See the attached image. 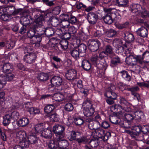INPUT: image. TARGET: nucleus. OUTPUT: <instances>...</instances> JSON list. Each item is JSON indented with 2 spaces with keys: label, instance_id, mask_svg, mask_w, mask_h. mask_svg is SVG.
I'll list each match as a JSON object with an SVG mask.
<instances>
[{
  "label": "nucleus",
  "instance_id": "obj_41",
  "mask_svg": "<svg viewBox=\"0 0 149 149\" xmlns=\"http://www.w3.org/2000/svg\"><path fill=\"white\" fill-rule=\"evenodd\" d=\"M87 37L85 34L82 31H80L77 33L74 38L79 39L82 40H85L87 39Z\"/></svg>",
  "mask_w": 149,
  "mask_h": 149
},
{
  "label": "nucleus",
  "instance_id": "obj_25",
  "mask_svg": "<svg viewBox=\"0 0 149 149\" xmlns=\"http://www.w3.org/2000/svg\"><path fill=\"white\" fill-rule=\"evenodd\" d=\"M113 43L115 47L118 49V50H119L120 49L123 50V44L121 39H115L113 40Z\"/></svg>",
  "mask_w": 149,
  "mask_h": 149
},
{
  "label": "nucleus",
  "instance_id": "obj_6",
  "mask_svg": "<svg viewBox=\"0 0 149 149\" xmlns=\"http://www.w3.org/2000/svg\"><path fill=\"white\" fill-rule=\"evenodd\" d=\"M141 131V126H136L134 128L133 131L130 133V135L131 138L136 140L142 141L143 139V135L140 136Z\"/></svg>",
  "mask_w": 149,
  "mask_h": 149
},
{
  "label": "nucleus",
  "instance_id": "obj_36",
  "mask_svg": "<svg viewBox=\"0 0 149 149\" xmlns=\"http://www.w3.org/2000/svg\"><path fill=\"white\" fill-rule=\"evenodd\" d=\"M37 78L38 80L40 81H44L48 79V75L47 73H42L38 74Z\"/></svg>",
  "mask_w": 149,
  "mask_h": 149
},
{
  "label": "nucleus",
  "instance_id": "obj_51",
  "mask_svg": "<svg viewBox=\"0 0 149 149\" xmlns=\"http://www.w3.org/2000/svg\"><path fill=\"white\" fill-rule=\"evenodd\" d=\"M89 144L93 148H95L99 145L97 141L96 140H91L89 142Z\"/></svg>",
  "mask_w": 149,
  "mask_h": 149
},
{
  "label": "nucleus",
  "instance_id": "obj_3",
  "mask_svg": "<svg viewBox=\"0 0 149 149\" xmlns=\"http://www.w3.org/2000/svg\"><path fill=\"white\" fill-rule=\"evenodd\" d=\"M65 129V127L62 125L57 124L53 126V131L56 136L57 140H60L64 137Z\"/></svg>",
  "mask_w": 149,
  "mask_h": 149
},
{
  "label": "nucleus",
  "instance_id": "obj_8",
  "mask_svg": "<svg viewBox=\"0 0 149 149\" xmlns=\"http://www.w3.org/2000/svg\"><path fill=\"white\" fill-rule=\"evenodd\" d=\"M77 71L74 69H70L67 71L65 77L69 80H74L77 78Z\"/></svg>",
  "mask_w": 149,
  "mask_h": 149
},
{
  "label": "nucleus",
  "instance_id": "obj_15",
  "mask_svg": "<svg viewBox=\"0 0 149 149\" xmlns=\"http://www.w3.org/2000/svg\"><path fill=\"white\" fill-rule=\"evenodd\" d=\"M131 8L132 12L133 13L138 12L140 14V13L143 12V7L141 6L138 3H133L131 6Z\"/></svg>",
  "mask_w": 149,
  "mask_h": 149
},
{
  "label": "nucleus",
  "instance_id": "obj_19",
  "mask_svg": "<svg viewBox=\"0 0 149 149\" xmlns=\"http://www.w3.org/2000/svg\"><path fill=\"white\" fill-rule=\"evenodd\" d=\"M30 18V16L25 13L24 14V16L21 17L20 21L21 24L26 25L30 23L29 19Z\"/></svg>",
  "mask_w": 149,
  "mask_h": 149
},
{
  "label": "nucleus",
  "instance_id": "obj_39",
  "mask_svg": "<svg viewBox=\"0 0 149 149\" xmlns=\"http://www.w3.org/2000/svg\"><path fill=\"white\" fill-rule=\"evenodd\" d=\"M98 125H100V123L98 122L91 121L88 125V127L90 130H95L98 127L97 126Z\"/></svg>",
  "mask_w": 149,
  "mask_h": 149
},
{
  "label": "nucleus",
  "instance_id": "obj_62",
  "mask_svg": "<svg viewBox=\"0 0 149 149\" xmlns=\"http://www.w3.org/2000/svg\"><path fill=\"white\" fill-rule=\"evenodd\" d=\"M75 140L79 145L87 141V140L84 137H81L77 138Z\"/></svg>",
  "mask_w": 149,
  "mask_h": 149
},
{
  "label": "nucleus",
  "instance_id": "obj_22",
  "mask_svg": "<svg viewBox=\"0 0 149 149\" xmlns=\"http://www.w3.org/2000/svg\"><path fill=\"white\" fill-rule=\"evenodd\" d=\"M29 104V103L28 102L24 105H25V107L28 109L29 112L31 114H36L39 113H40V109L37 108L30 107H28L27 105Z\"/></svg>",
  "mask_w": 149,
  "mask_h": 149
},
{
  "label": "nucleus",
  "instance_id": "obj_63",
  "mask_svg": "<svg viewBox=\"0 0 149 149\" xmlns=\"http://www.w3.org/2000/svg\"><path fill=\"white\" fill-rule=\"evenodd\" d=\"M105 52L108 55L112 54L113 52V48L111 46L109 45H107L106 47Z\"/></svg>",
  "mask_w": 149,
  "mask_h": 149
},
{
  "label": "nucleus",
  "instance_id": "obj_10",
  "mask_svg": "<svg viewBox=\"0 0 149 149\" xmlns=\"http://www.w3.org/2000/svg\"><path fill=\"white\" fill-rule=\"evenodd\" d=\"M77 29L73 26H70L68 28V32L66 33L65 34V36H68L67 38H70L73 36L74 38L76 35H77Z\"/></svg>",
  "mask_w": 149,
  "mask_h": 149
},
{
  "label": "nucleus",
  "instance_id": "obj_37",
  "mask_svg": "<svg viewBox=\"0 0 149 149\" xmlns=\"http://www.w3.org/2000/svg\"><path fill=\"white\" fill-rule=\"evenodd\" d=\"M41 37L39 36H34L30 39V42L33 44L38 43L41 42Z\"/></svg>",
  "mask_w": 149,
  "mask_h": 149
},
{
  "label": "nucleus",
  "instance_id": "obj_32",
  "mask_svg": "<svg viewBox=\"0 0 149 149\" xmlns=\"http://www.w3.org/2000/svg\"><path fill=\"white\" fill-rule=\"evenodd\" d=\"M111 57V65L116 66L120 63V58L118 56L114 55Z\"/></svg>",
  "mask_w": 149,
  "mask_h": 149
},
{
  "label": "nucleus",
  "instance_id": "obj_16",
  "mask_svg": "<svg viewBox=\"0 0 149 149\" xmlns=\"http://www.w3.org/2000/svg\"><path fill=\"white\" fill-rule=\"evenodd\" d=\"M62 81V78L58 76L53 77L51 80V82L52 84L55 86H59L61 85Z\"/></svg>",
  "mask_w": 149,
  "mask_h": 149
},
{
  "label": "nucleus",
  "instance_id": "obj_45",
  "mask_svg": "<svg viewBox=\"0 0 149 149\" xmlns=\"http://www.w3.org/2000/svg\"><path fill=\"white\" fill-rule=\"evenodd\" d=\"M70 54L74 58L77 59L79 58V52L76 49H73L70 51Z\"/></svg>",
  "mask_w": 149,
  "mask_h": 149
},
{
  "label": "nucleus",
  "instance_id": "obj_38",
  "mask_svg": "<svg viewBox=\"0 0 149 149\" xmlns=\"http://www.w3.org/2000/svg\"><path fill=\"white\" fill-rule=\"evenodd\" d=\"M55 108L54 104L47 105L44 108L45 112L47 114H49L53 111Z\"/></svg>",
  "mask_w": 149,
  "mask_h": 149
},
{
  "label": "nucleus",
  "instance_id": "obj_26",
  "mask_svg": "<svg viewBox=\"0 0 149 149\" xmlns=\"http://www.w3.org/2000/svg\"><path fill=\"white\" fill-rule=\"evenodd\" d=\"M27 138L31 144L36 143H37L38 139L36 135L32 134L29 135Z\"/></svg>",
  "mask_w": 149,
  "mask_h": 149
},
{
  "label": "nucleus",
  "instance_id": "obj_14",
  "mask_svg": "<svg viewBox=\"0 0 149 149\" xmlns=\"http://www.w3.org/2000/svg\"><path fill=\"white\" fill-rule=\"evenodd\" d=\"M128 0H113L112 3H111L110 5H117L119 6L125 7L127 4Z\"/></svg>",
  "mask_w": 149,
  "mask_h": 149
},
{
  "label": "nucleus",
  "instance_id": "obj_18",
  "mask_svg": "<svg viewBox=\"0 0 149 149\" xmlns=\"http://www.w3.org/2000/svg\"><path fill=\"white\" fill-rule=\"evenodd\" d=\"M13 70V66L11 64L6 63L4 64L2 68V70L3 72L6 73H10Z\"/></svg>",
  "mask_w": 149,
  "mask_h": 149
},
{
  "label": "nucleus",
  "instance_id": "obj_28",
  "mask_svg": "<svg viewBox=\"0 0 149 149\" xmlns=\"http://www.w3.org/2000/svg\"><path fill=\"white\" fill-rule=\"evenodd\" d=\"M57 140L58 141V148L59 147L62 148H66V147L68 146V142L64 140Z\"/></svg>",
  "mask_w": 149,
  "mask_h": 149
},
{
  "label": "nucleus",
  "instance_id": "obj_54",
  "mask_svg": "<svg viewBox=\"0 0 149 149\" xmlns=\"http://www.w3.org/2000/svg\"><path fill=\"white\" fill-rule=\"evenodd\" d=\"M70 135L68 137V139L70 141L76 140V132L74 131H71L70 132Z\"/></svg>",
  "mask_w": 149,
  "mask_h": 149
},
{
  "label": "nucleus",
  "instance_id": "obj_29",
  "mask_svg": "<svg viewBox=\"0 0 149 149\" xmlns=\"http://www.w3.org/2000/svg\"><path fill=\"white\" fill-rule=\"evenodd\" d=\"M16 136L20 141L25 139L26 137V134L24 131H20L16 133Z\"/></svg>",
  "mask_w": 149,
  "mask_h": 149
},
{
  "label": "nucleus",
  "instance_id": "obj_7",
  "mask_svg": "<svg viewBox=\"0 0 149 149\" xmlns=\"http://www.w3.org/2000/svg\"><path fill=\"white\" fill-rule=\"evenodd\" d=\"M88 42V48L91 51L93 52L97 51L100 45V43L98 40H90Z\"/></svg>",
  "mask_w": 149,
  "mask_h": 149
},
{
  "label": "nucleus",
  "instance_id": "obj_42",
  "mask_svg": "<svg viewBox=\"0 0 149 149\" xmlns=\"http://www.w3.org/2000/svg\"><path fill=\"white\" fill-rule=\"evenodd\" d=\"M120 104H119L122 107V108L123 109L124 108L126 109V107H124V106H127L129 104V103L127 101L126 99L123 97H120ZM119 105V104H118Z\"/></svg>",
  "mask_w": 149,
  "mask_h": 149
},
{
  "label": "nucleus",
  "instance_id": "obj_59",
  "mask_svg": "<svg viewBox=\"0 0 149 149\" xmlns=\"http://www.w3.org/2000/svg\"><path fill=\"white\" fill-rule=\"evenodd\" d=\"M61 11V8L58 6L54 8L52 11V13L54 15H56L59 14Z\"/></svg>",
  "mask_w": 149,
  "mask_h": 149
},
{
  "label": "nucleus",
  "instance_id": "obj_27",
  "mask_svg": "<svg viewBox=\"0 0 149 149\" xmlns=\"http://www.w3.org/2000/svg\"><path fill=\"white\" fill-rule=\"evenodd\" d=\"M29 120L26 118H24L17 121L16 124L19 127H24L26 126L29 123Z\"/></svg>",
  "mask_w": 149,
  "mask_h": 149
},
{
  "label": "nucleus",
  "instance_id": "obj_56",
  "mask_svg": "<svg viewBox=\"0 0 149 149\" xmlns=\"http://www.w3.org/2000/svg\"><path fill=\"white\" fill-rule=\"evenodd\" d=\"M109 120L111 123L117 124L118 122L120 121V118H118L116 116H112L109 118Z\"/></svg>",
  "mask_w": 149,
  "mask_h": 149
},
{
  "label": "nucleus",
  "instance_id": "obj_2",
  "mask_svg": "<svg viewBox=\"0 0 149 149\" xmlns=\"http://www.w3.org/2000/svg\"><path fill=\"white\" fill-rule=\"evenodd\" d=\"M103 18L106 24H111L113 23V19L117 22H119L121 17L116 11L109 8L107 10L105 15Z\"/></svg>",
  "mask_w": 149,
  "mask_h": 149
},
{
  "label": "nucleus",
  "instance_id": "obj_47",
  "mask_svg": "<svg viewBox=\"0 0 149 149\" xmlns=\"http://www.w3.org/2000/svg\"><path fill=\"white\" fill-rule=\"evenodd\" d=\"M60 23V21L58 18L56 17H53L51 21V24L54 27L57 26Z\"/></svg>",
  "mask_w": 149,
  "mask_h": 149
},
{
  "label": "nucleus",
  "instance_id": "obj_9",
  "mask_svg": "<svg viewBox=\"0 0 149 149\" xmlns=\"http://www.w3.org/2000/svg\"><path fill=\"white\" fill-rule=\"evenodd\" d=\"M34 21L36 23L35 26L37 27L42 26L44 20L43 15L37 14L34 16Z\"/></svg>",
  "mask_w": 149,
  "mask_h": 149
},
{
  "label": "nucleus",
  "instance_id": "obj_44",
  "mask_svg": "<svg viewBox=\"0 0 149 149\" xmlns=\"http://www.w3.org/2000/svg\"><path fill=\"white\" fill-rule=\"evenodd\" d=\"M74 122L76 125H80L83 124L84 120L82 117H79L74 118Z\"/></svg>",
  "mask_w": 149,
  "mask_h": 149
},
{
  "label": "nucleus",
  "instance_id": "obj_35",
  "mask_svg": "<svg viewBox=\"0 0 149 149\" xmlns=\"http://www.w3.org/2000/svg\"><path fill=\"white\" fill-rule=\"evenodd\" d=\"M65 39H63L61 40L60 42V45L61 48L63 49H67L68 47V42L67 40V39H69L70 38H67V37L65 38Z\"/></svg>",
  "mask_w": 149,
  "mask_h": 149
},
{
  "label": "nucleus",
  "instance_id": "obj_48",
  "mask_svg": "<svg viewBox=\"0 0 149 149\" xmlns=\"http://www.w3.org/2000/svg\"><path fill=\"white\" fill-rule=\"evenodd\" d=\"M48 147L50 149H56L58 148L57 143L53 140H51L49 142Z\"/></svg>",
  "mask_w": 149,
  "mask_h": 149
},
{
  "label": "nucleus",
  "instance_id": "obj_64",
  "mask_svg": "<svg viewBox=\"0 0 149 149\" xmlns=\"http://www.w3.org/2000/svg\"><path fill=\"white\" fill-rule=\"evenodd\" d=\"M43 128V126L41 124H37L35 127V131L37 133L41 131Z\"/></svg>",
  "mask_w": 149,
  "mask_h": 149
},
{
  "label": "nucleus",
  "instance_id": "obj_33",
  "mask_svg": "<svg viewBox=\"0 0 149 149\" xmlns=\"http://www.w3.org/2000/svg\"><path fill=\"white\" fill-rule=\"evenodd\" d=\"M104 95L107 97L111 98L113 99L116 100L117 97V94L115 92L111 91H107L104 93Z\"/></svg>",
  "mask_w": 149,
  "mask_h": 149
},
{
  "label": "nucleus",
  "instance_id": "obj_46",
  "mask_svg": "<svg viewBox=\"0 0 149 149\" xmlns=\"http://www.w3.org/2000/svg\"><path fill=\"white\" fill-rule=\"evenodd\" d=\"M70 26V22L67 20H64L61 22V27L63 29H66L68 28Z\"/></svg>",
  "mask_w": 149,
  "mask_h": 149
},
{
  "label": "nucleus",
  "instance_id": "obj_31",
  "mask_svg": "<svg viewBox=\"0 0 149 149\" xmlns=\"http://www.w3.org/2000/svg\"><path fill=\"white\" fill-rule=\"evenodd\" d=\"M81 67L84 70L88 71L90 69L91 65L88 60H84L82 61Z\"/></svg>",
  "mask_w": 149,
  "mask_h": 149
},
{
  "label": "nucleus",
  "instance_id": "obj_17",
  "mask_svg": "<svg viewBox=\"0 0 149 149\" xmlns=\"http://www.w3.org/2000/svg\"><path fill=\"white\" fill-rule=\"evenodd\" d=\"M136 33L138 35L143 38L146 37L148 33V29L144 27L139 28L136 31Z\"/></svg>",
  "mask_w": 149,
  "mask_h": 149
},
{
  "label": "nucleus",
  "instance_id": "obj_4",
  "mask_svg": "<svg viewBox=\"0 0 149 149\" xmlns=\"http://www.w3.org/2000/svg\"><path fill=\"white\" fill-rule=\"evenodd\" d=\"M127 60L130 61L129 64L130 65L136 64L141 66H144L145 65V64L142 56L139 55L134 56L132 55Z\"/></svg>",
  "mask_w": 149,
  "mask_h": 149
},
{
  "label": "nucleus",
  "instance_id": "obj_60",
  "mask_svg": "<svg viewBox=\"0 0 149 149\" xmlns=\"http://www.w3.org/2000/svg\"><path fill=\"white\" fill-rule=\"evenodd\" d=\"M133 114L134 116V118H136L137 119H139L141 118V116L143 114V113L141 111H137L133 113Z\"/></svg>",
  "mask_w": 149,
  "mask_h": 149
},
{
  "label": "nucleus",
  "instance_id": "obj_55",
  "mask_svg": "<svg viewBox=\"0 0 149 149\" xmlns=\"http://www.w3.org/2000/svg\"><path fill=\"white\" fill-rule=\"evenodd\" d=\"M37 27L36 26V30L38 31V33L39 35H42L45 34L46 29L43 27Z\"/></svg>",
  "mask_w": 149,
  "mask_h": 149
},
{
  "label": "nucleus",
  "instance_id": "obj_1",
  "mask_svg": "<svg viewBox=\"0 0 149 149\" xmlns=\"http://www.w3.org/2000/svg\"><path fill=\"white\" fill-rule=\"evenodd\" d=\"M111 110L113 112H117V115L120 118H124V120L127 123L130 122L134 118L133 113H129L127 112H129L130 110V108H128V110H127L124 108H122V107L118 104H115L111 106L110 108Z\"/></svg>",
  "mask_w": 149,
  "mask_h": 149
},
{
  "label": "nucleus",
  "instance_id": "obj_20",
  "mask_svg": "<svg viewBox=\"0 0 149 149\" xmlns=\"http://www.w3.org/2000/svg\"><path fill=\"white\" fill-rule=\"evenodd\" d=\"M52 131L50 129H45L42 132L41 136L47 139H51L52 137Z\"/></svg>",
  "mask_w": 149,
  "mask_h": 149
},
{
  "label": "nucleus",
  "instance_id": "obj_34",
  "mask_svg": "<svg viewBox=\"0 0 149 149\" xmlns=\"http://www.w3.org/2000/svg\"><path fill=\"white\" fill-rule=\"evenodd\" d=\"M11 117L9 114H7L3 117V123L4 126L8 125L10 123Z\"/></svg>",
  "mask_w": 149,
  "mask_h": 149
},
{
  "label": "nucleus",
  "instance_id": "obj_23",
  "mask_svg": "<svg viewBox=\"0 0 149 149\" xmlns=\"http://www.w3.org/2000/svg\"><path fill=\"white\" fill-rule=\"evenodd\" d=\"M124 35L125 39L126 42L131 43L134 41L135 38L133 34L127 32L125 33Z\"/></svg>",
  "mask_w": 149,
  "mask_h": 149
},
{
  "label": "nucleus",
  "instance_id": "obj_52",
  "mask_svg": "<svg viewBox=\"0 0 149 149\" xmlns=\"http://www.w3.org/2000/svg\"><path fill=\"white\" fill-rule=\"evenodd\" d=\"M116 31L113 29L109 30L106 32L107 36L109 37H112L116 34Z\"/></svg>",
  "mask_w": 149,
  "mask_h": 149
},
{
  "label": "nucleus",
  "instance_id": "obj_57",
  "mask_svg": "<svg viewBox=\"0 0 149 149\" xmlns=\"http://www.w3.org/2000/svg\"><path fill=\"white\" fill-rule=\"evenodd\" d=\"M48 117L51 119L52 121H57L58 120V116L56 113H54L49 115Z\"/></svg>",
  "mask_w": 149,
  "mask_h": 149
},
{
  "label": "nucleus",
  "instance_id": "obj_50",
  "mask_svg": "<svg viewBox=\"0 0 149 149\" xmlns=\"http://www.w3.org/2000/svg\"><path fill=\"white\" fill-rule=\"evenodd\" d=\"M78 49L79 52L84 53L86 52L87 47L84 44H81L78 46Z\"/></svg>",
  "mask_w": 149,
  "mask_h": 149
},
{
  "label": "nucleus",
  "instance_id": "obj_30",
  "mask_svg": "<svg viewBox=\"0 0 149 149\" xmlns=\"http://www.w3.org/2000/svg\"><path fill=\"white\" fill-rule=\"evenodd\" d=\"M131 65L133 66L131 71L136 74H139L142 70L141 67H143L136 64Z\"/></svg>",
  "mask_w": 149,
  "mask_h": 149
},
{
  "label": "nucleus",
  "instance_id": "obj_58",
  "mask_svg": "<svg viewBox=\"0 0 149 149\" xmlns=\"http://www.w3.org/2000/svg\"><path fill=\"white\" fill-rule=\"evenodd\" d=\"M65 109L68 111H72L74 109L73 105L71 103H68L65 105Z\"/></svg>",
  "mask_w": 149,
  "mask_h": 149
},
{
  "label": "nucleus",
  "instance_id": "obj_21",
  "mask_svg": "<svg viewBox=\"0 0 149 149\" xmlns=\"http://www.w3.org/2000/svg\"><path fill=\"white\" fill-rule=\"evenodd\" d=\"M95 112L94 109L93 107L85 108V109H83V113L85 116L87 117H90L91 116L94 114Z\"/></svg>",
  "mask_w": 149,
  "mask_h": 149
},
{
  "label": "nucleus",
  "instance_id": "obj_49",
  "mask_svg": "<svg viewBox=\"0 0 149 149\" xmlns=\"http://www.w3.org/2000/svg\"><path fill=\"white\" fill-rule=\"evenodd\" d=\"M142 56L145 63L149 62V52L146 51L144 52Z\"/></svg>",
  "mask_w": 149,
  "mask_h": 149
},
{
  "label": "nucleus",
  "instance_id": "obj_24",
  "mask_svg": "<svg viewBox=\"0 0 149 149\" xmlns=\"http://www.w3.org/2000/svg\"><path fill=\"white\" fill-rule=\"evenodd\" d=\"M64 98L63 95L60 93H56L53 96V99L57 102L62 101Z\"/></svg>",
  "mask_w": 149,
  "mask_h": 149
},
{
  "label": "nucleus",
  "instance_id": "obj_61",
  "mask_svg": "<svg viewBox=\"0 0 149 149\" xmlns=\"http://www.w3.org/2000/svg\"><path fill=\"white\" fill-rule=\"evenodd\" d=\"M10 115L11 118L14 120H17L19 118V114L17 111H14L12 112Z\"/></svg>",
  "mask_w": 149,
  "mask_h": 149
},
{
  "label": "nucleus",
  "instance_id": "obj_53",
  "mask_svg": "<svg viewBox=\"0 0 149 149\" xmlns=\"http://www.w3.org/2000/svg\"><path fill=\"white\" fill-rule=\"evenodd\" d=\"M54 32L53 29L51 28H47L46 29L45 34L47 36H51L54 34Z\"/></svg>",
  "mask_w": 149,
  "mask_h": 149
},
{
  "label": "nucleus",
  "instance_id": "obj_13",
  "mask_svg": "<svg viewBox=\"0 0 149 149\" xmlns=\"http://www.w3.org/2000/svg\"><path fill=\"white\" fill-rule=\"evenodd\" d=\"M107 64L105 60H102L101 61L96 65V67L100 70V73H103L106 70Z\"/></svg>",
  "mask_w": 149,
  "mask_h": 149
},
{
  "label": "nucleus",
  "instance_id": "obj_43",
  "mask_svg": "<svg viewBox=\"0 0 149 149\" xmlns=\"http://www.w3.org/2000/svg\"><path fill=\"white\" fill-rule=\"evenodd\" d=\"M121 76L125 80L130 81L131 79V76L129 75L128 72L125 70L122 71L120 72Z\"/></svg>",
  "mask_w": 149,
  "mask_h": 149
},
{
  "label": "nucleus",
  "instance_id": "obj_12",
  "mask_svg": "<svg viewBox=\"0 0 149 149\" xmlns=\"http://www.w3.org/2000/svg\"><path fill=\"white\" fill-rule=\"evenodd\" d=\"M98 19V15L95 13H90L88 15L87 19L91 24H95Z\"/></svg>",
  "mask_w": 149,
  "mask_h": 149
},
{
  "label": "nucleus",
  "instance_id": "obj_5",
  "mask_svg": "<svg viewBox=\"0 0 149 149\" xmlns=\"http://www.w3.org/2000/svg\"><path fill=\"white\" fill-rule=\"evenodd\" d=\"M95 132L96 136L101 138L104 141H107L109 138L111 136L110 132H105L104 129L100 127H97L95 130Z\"/></svg>",
  "mask_w": 149,
  "mask_h": 149
},
{
  "label": "nucleus",
  "instance_id": "obj_11",
  "mask_svg": "<svg viewBox=\"0 0 149 149\" xmlns=\"http://www.w3.org/2000/svg\"><path fill=\"white\" fill-rule=\"evenodd\" d=\"M36 55L33 53H30L26 54L24 57V60L26 62L29 63H31L34 62L36 59Z\"/></svg>",
  "mask_w": 149,
  "mask_h": 149
},
{
  "label": "nucleus",
  "instance_id": "obj_40",
  "mask_svg": "<svg viewBox=\"0 0 149 149\" xmlns=\"http://www.w3.org/2000/svg\"><path fill=\"white\" fill-rule=\"evenodd\" d=\"M82 106L83 107V109H85V108H88L93 107V104L92 102L88 99L85 100L82 103Z\"/></svg>",
  "mask_w": 149,
  "mask_h": 149
}]
</instances>
